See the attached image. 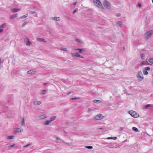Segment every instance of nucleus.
Masks as SVG:
<instances>
[{"label": "nucleus", "instance_id": "15", "mask_svg": "<svg viewBox=\"0 0 153 153\" xmlns=\"http://www.w3.org/2000/svg\"><path fill=\"white\" fill-rule=\"evenodd\" d=\"M33 103L34 105L36 106L41 104L42 102L40 101L35 100L33 102Z\"/></svg>", "mask_w": 153, "mask_h": 153}, {"label": "nucleus", "instance_id": "50", "mask_svg": "<svg viewBox=\"0 0 153 153\" xmlns=\"http://www.w3.org/2000/svg\"><path fill=\"white\" fill-rule=\"evenodd\" d=\"M76 4V2H74V3H73V4L74 5H75Z\"/></svg>", "mask_w": 153, "mask_h": 153}, {"label": "nucleus", "instance_id": "21", "mask_svg": "<svg viewBox=\"0 0 153 153\" xmlns=\"http://www.w3.org/2000/svg\"><path fill=\"white\" fill-rule=\"evenodd\" d=\"M47 93V91L45 90H42L40 91L39 94H45Z\"/></svg>", "mask_w": 153, "mask_h": 153}, {"label": "nucleus", "instance_id": "12", "mask_svg": "<svg viewBox=\"0 0 153 153\" xmlns=\"http://www.w3.org/2000/svg\"><path fill=\"white\" fill-rule=\"evenodd\" d=\"M21 119L20 121L21 126H25V121L24 120V118L22 117H20Z\"/></svg>", "mask_w": 153, "mask_h": 153}, {"label": "nucleus", "instance_id": "23", "mask_svg": "<svg viewBox=\"0 0 153 153\" xmlns=\"http://www.w3.org/2000/svg\"><path fill=\"white\" fill-rule=\"evenodd\" d=\"M19 10V9H18L17 8H12L11 9V11L13 13H14L18 11Z\"/></svg>", "mask_w": 153, "mask_h": 153}, {"label": "nucleus", "instance_id": "35", "mask_svg": "<svg viewBox=\"0 0 153 153\" xmlns=\"http://www.w3.org/2000/svg\"><path fill=\"white\" fill-rule=\"evenodd\" d=\"M86 148L88 149H92L93 148V147L91 146H86Z\"/></svg>", "mask_w": 153, "mask_h": 153}, {"label": "nucleus", "instance_id": "45", "mask_svg": "<svg viewBox=\"0 0 153 153\" xmlns=\"http://www.w3.org/2000/svg\"><path fill=\"white\" fill-rule=\"evenodd\" d=\"M108 139H112V137H108L107 138Z\"/></svg>", "mask_w": 153, "mask_h": 153}, {"label": "nucleus", "instance_id": "6", "mask_svg": "<svg viewBox=\"0 0 153 153\" xmlns=\"http://www.w3.org/2000/svg\"><path fill=\"white\" fill-rule=\"evenodd\" d=\"M128 113L130 114L132 117L134 118H137L139 117V115L136 112L130 111H128Z\"/></svg>", "mask_w": 153, "mask_h": 153}, {"label": "nucleus", "instance_id": "32", "mask_svg": "<svg viewBox=\"0 0 153 153\" xmlns=\"http://www.w3.org/2000/svg\"><path fill=\"white\" fill-rule=\"evenodd\" d=\"M141 57L143 59H145V55L144 54L142 53L140 55Z\"/></svg>", "mask_w": 153, "mask_h": 153}, {"label": "nucleus", "instance_id": "34", "mask_svg": "<svg viewBox=\"0 0 153 153\" xmlns=\"http://www.w3.org/2000/svg\"><path fill=\"white\" fill-rule=\"evenodd\" d=\"M145 62L144 61H142L141 62L140 64H139V65L140 66H142L144 65Z\"/></svg>", "mask_w": 153, "mask_h": 153}, {"label": "nucleus", "instance_id": "14", "mask_svg": "<svg viewBox=\"0 0 153 153\" xmlns=\"http://www.w3.org/2000/svg\"><path fill=\"white\" fill-rule=\"evenodd\" d=\"M149 107L153 108V104H147L146 105L143 107V109H146L148 108Z\"/></svg>", "mask_w": 153, "mask_h": 153}, {"label": "nucleus", "instance_id": "24", "mask_svg": "<svg viewBox=\"0 0 153 153\" xmlns=\"http://www.w3.org/2000/svg\"><path fill=\"white\" fill-rule=\"evenodd\" d=\"M56 116H55L53 117H50V121L51 122L52 121H54L56 118Z\"/></svg>", "mask_w": 153, "mask_h": 153}, {"label": "nucleus", "instance_id": "27", "mask_svg": "<svg viewBox=\"0 0 153 153\" xmlns=\"http://www.w3.org/2000/svg\"><path fill=\"white\" fill-rule=\"evenodd\" d=\"M60 50L62 51H68L67 48H61Z\"/></svg>", "mask_w": 153, "mask_h": 153}, {"label": "nucleus", "instance_id": "37", "mask_svg": "<svg viewBox=\"0 0 153 153\" xmlns=\"http://www.w3.org/2000/svg\"><path fill=\"white\" fill-rule=\"evenodd\" d=\"M27 23V21H25L23 24L22 25V27H24L26 24Z\"/></svg>", "mask_w": 153, "mask_h": 153}, {"label": "nucleus", "instance_id": "22", "mask_svg": "<svg viewBox=\"0 0 153 153\" xmlns=\"http://www.w3.org/2000/svg\"><path fill=\"white\" fill-rule=\"evenodd\" d=\"M116 24L117 25H119L120 27H122L123 25V22L121 21H119L116 22Z\"/></svg>", "mask_w": 153, "mask_h": 153}, {"label": "nucleus", "instance_id": "41", "mask_svg": "<svg viewBox=\"0 0 153 153\" xmlns=\"http://www.w3.org/2000/svg\"><path fill=\"white\" fill-rule=\"evenodd\" d=\"M117 138L116 137H112V139L114 140H116L117 139Z\"/></svg>", "mask_w": 153, "mask_h": 153}, {"label": "nucleus", "instance_id": "48", "mask_svg": "<svg viewBox=\"0 0 153 153\" xmlns=\"http://www.w3.org/2000/svg\"><path fill=\"white\" fill-rule=\"evenodd\" d=\"M91 109L88 108V111L89 112V111H91Z\"/></svg>", "mask_w": 153, "mask_h": 153}, {"label": "nucleus", "instance_id": "16", "mask_svg": "<svg viewBox=\"0 0 153 153\" xmlns=\"http://www.w3.org/2000/svg\"><path fill=\"white\" fill-rule=\"evenodd\" d=\"M51 19L52 20H55L58 21H60V17L56 16L51 17Z\"/></svg>", "mask_w": 153, "mask_h": 153}, {"label": "nucleus", "instance_id": "20", "mask_svg": "<svg viewBox=\"0 0 153 153\" xmlns=\"http://www.w3.org/2000/svg\"><path fill=\"white\" fill-rule=\"evenodd\" d=\"M51 123L50 120H47L44 122L43 124V125L46 126L49 125Z\"/></svg>", "mask_w": 153, "mask_h": 153}, {"label": "nucleus", "instance_id": "33", "mask_svg": "<svg viewBox=\"0 0 153 153\" xmlns=\"http://www.w3.org/2000/svg\"><path fill=\"white\" fill-rule=\"evenodd\" d=\"M28 16V14H26L25 15L23 16H22L21 17V18L22 19H25L26 17H27Z\"/></svg>", "mask_w": 153, "mask_h": 153}, {"label": "nucleus", "instance_id": "54", "mask_svg": "<svg viewBox=\"0 0 153 153\" xmlns=\"http://www.w3.org/2000/svg\"><path fill=\"white\" fill-rule=\"evenodd\" d=\"M152 77H153V75H152Z\"/></svg>", "mask_w": 153, "mask_h": 153}, {"label": "nucleus", "instance_id": "13", "mask_svg": "<svg viewBox=\"0 0 153 153\" xmlns=\"http://www.w3.org/2000/svg\"><path fill=\"white\" fill-rule=\"evenodd\" d=\"M150 68L149 67H146L144 68L143 71V73L144 75H147L148 74V72L147 71H149Z\"/></svg>", "mask_w": 153, "mask_h": 153}, {"label": "nucleus", "instance_id": "43", "mask_svg": "<svg viewBox=\"0 0 153 153\" xmlns=\"http://www.w3.org/2000/svg\"><path fill=\"white\" fill-rule=\"evenodd\" d=\"M31 145V144H27V145H26V146H24V147H28V146H30V145Z\"/></svg>", "mask_w": 153, "mask_h": 153}, {"label": "nucleus", "instance_id": "51", "mask_svg": "<svg viewBox=\"0 0 153 153\" xmlns=\"http://www.w3.org/2000/svg\"><path fill=\"white\" fill-rule=\"evenodd\" d=\"M71 93V92H68V93H67V94L68 95L69 94H70V93Z\"/></svg>", "mask_w": 153, "mask_h": 153}, {"label": "nucleus", "instance_id": "44", "mask_svg": "<svg viewBox=\"0 0 153 153\" xmlns=\"http://www.w3.org/2000/svg\"><path fill=\"white\" fill-rule=\"evenodd\" d=\"M1 58L0 57V66L1 65Z\"/></svg>", "mask_w": 153, "mask_h": 153}, {"label": "nucleus", "instance_id": "11", "mask_svg": "<svg viewBox=\"0 0 153 153\" xmlns=\"http://www.w3.org/2000/svg\"><path fill=\"white\" fill-rule=\"evenodd\" d=\"M23 131V130L22 128H14L13 132L14 133H16L18 132H22Z\"/></svg>", "mask_w": 153, "mask_h": 153}, {"label": "nucleus", "instance_id": "30", "mask_svg": "<svg viewBox=\"0 0 153 153\" xmlns=\"http://www.w3.org/2000/svg\"><path fill=\"white\" fill-rule=\"evenodd\" d=\"M94 102L96 103H101V101L100 100H94Z\"/></svg>", "mask_w": 153, "mask_h": 153}, {"label": "nucleus", "instance_id": "53", "mask_svg": "<svg viewBox=\"0 0 153 153\" xmlns=\"http://www.w3.org/2000/svg\"><path fill=\"white\" fill-rule=\"evenodd\" d=\"M47 84L46 83H44V85H46Z\"/></svg>", "mask_w": 153, "mask_h": 153}, {"label": "nucleus", "instance_id": "5", "mask_svg": "<svg viewBox=\"0 0 153 153\" xmlns=\"http://www.w3.org/2000/svg\"><path fill=\"white\" fill-rule=\"evenodd\" d=\"M153 34V30H151L147 32L144 35V38L146 39H148Z\"/></svg>", "mask_w": 153, "mask_h": 153}, {"label": "nucleus", "instance_id": "47", "mask_svg": "<svg viewBox=\"0 0 153 153\" xmlns=\"http://www.w3.org/2000/svg\"><path fill=\"white\" fill-rule=\"evenodd\" d=\"M3 29H1L0 30V33L2 32L3 31Z\"/></svg>", "mask_w": 153, "mask_h": 153}, {"label": "nucleus", "instance_id": "2", "mask_svg": "<svg viewBox=\"0 0 153 153\" xmlns=\"http://www.w3.org/2000/svg\"><path fill=\"white\" fill-rule=\"evenodd\" d=\"M24 42L26 45L29 46L32 44V42L29 38L27 36H25L24 37Z\"/></svg>", "mask_w": 153, "mask_h": 153}, {"label": "nucleus", "instance_id": "28", "mask_svg": "<svg viewBox=\"0 0 153 153\" xmlns=\"http://www.w3.org/2000/svg\"><path fill=\"white\" fill-rule=\"evenodd\" d=\"M14 136L13 135H11L10 136H8L7 137V140H10L11 139L13 138L14 137Z\"/></svg>", "mask_w": 153, "mask_h": 153}, {"label": "nucleus", "instance_id": "25", "mask_svg": "<svg viewBox=\"0 0 153 153\" xmlns=\"http://www.w3.org/2000/svg\"><path fill=\"white\" fill-rule=\"evenodd\" d=\"M148 62L151 64H153V58H150L148 59Z\"/></svg>", "mask_w": 153, "mask_h": 153}, {"label": "nucleus", "instance_id": "9", "mask_svg": "<svg viewBox=\"0 0 153 153\" xmlns=\"http://www.w3.org/2000/svg\"><path fill=\"white\" fill-rule=\"evenodd\" d=\"M73 51L74 52L83 53L85 52V50L83 49L76 48L74 49Z\"/></svg>", "mask_w": 153, "mask_h": 153}, {"label": "nucleus", "instance_id": "19", "mask_svg": "<svg viewBox=\"0 0 153 153\" xmlns=\"http://www.w3.org/2000/svg\"><path fill=\"white\" fill-rule=\"evenodd\" d=\"M37 40L40 42H46V40L44 39L40 38H36Z\"/></svg>", "mask_w": 153, "mask_h": 153}, {"label": "nucleus", "instance_id": "18", "mask_svg": "<svg viewBox=\"0 0 153 153\" xmlns=\"http://www.w3.org/2000/svg\"><path fill=\"white\" fill-rule=\"evenodd\" d=\"M75 41L76 42L80 44H83L84 43L83 41L81 39H75Z\"/></svg>", "mask_w": 153, "mask_h": 153}, {"label": "nucleus", "instance_id": "49", "mask_svg": "<svg viewBox=\"0 0 153 153\" xmlns=\"http://www.w3.org/2000/svg\"><path fill=\"white\" fill-rule=\"evenodd\" d=\"M76 11V10H75L73 12V13H74Z\"/></svg>", "mask_w": 153, "mask_h": 153}, {"label": "nucleus", "instance_id": "4", "mask_svg": "<svg viewBox=\"0 0 153 153\" xmlns=\"http://www.w3.org/2000/svg\"><path fill=\"white\" fill-rule=\"evenodd\" d=\"M137 77L139 82H141L143 79L144 77L141 71H138L137 75Z\"/></svg>", "mask_w": 153, "mask_h": 153}, {"label": "nucleus", "instance_id": "3", "mask_svg": "<svg viewBox=\"0 0 153 153\" xmlns=\"http://www.w3.org/2000/svg\"><path fill=\"white\" fill-rule=\"evenodd\" d=\"M103 4L105 7L107 9H110L111 8V4L107 0H105L103 1Z\"/></svg>", "mask_w": 153, "mask_h": 153}, {"label": "nucleus", "instance_id": "29", "mask_svg": "<svg viewBox=\"0 0 153 153\" xmlns=\"http://www.w3.org/2000/svg\"><path fill=\"white\" fill-rule=\"evenodd\" d=\"M6 26V23H4L3 24L0 25V28H5Z\"/></svg>", "mask_w": 153, "mask_h": 153}, {"label": "nucleus", "instance_id": "1", "mask_svg": "<svg viewBox=\"0 0 153 153\" xmlns=\"http://www.w3.org/2000/svg\"><path fill=\"white\" fill-rule=\"evenodd\" d=\"M93 2L94 4L97 7L101 9H104L100 0H93Z\"/></svg>", "mask_w": 153, "mask_h": 153}, {"label": "nucleus", "instance_id": "26", "mask_svg": "<svg viewBox=\"0 0 153 153\" xmlns=\"http://www.w3.org/2000/svg\"><path fill=\"white\" fill-rule=\"evenodd\" d=\"M17 17V14H15L14 15H13L12 16H10V18L11 19H13L15 18H16Z\"/></svg>", "mask_w": 153, "mask_h": 153}, {"label": "nucleus", "instance_id": "38", "mask_svg": "<svg viewBox=\"0 0 153 153\" xmlns=\"http://www.w3.org/2000/svg\"><path fill=\"white\" fill-rule=\"evenodd\" d=\"M141 4H139V3L137 5V6H136V7H141Z\"/></svg>", "mask_w": 153, "mask_h": 153}, {"label": "nucleus", "instance_id": "36", "mask_svg": "<svg viewBox=\"0 0 153 153\" xmlns=\"http://www.w3.org/2000/svg\"><path fill=\"white\" fill-rule=\"evenodd\" d=\"M61 141V140L60 139V138H57L56 140L55 141L56 142H59Z\"/></svg>", "mask_w": 153, "mask_h": 153}, {"label": "nucleus", "instance_id": "46", "mask_svg": "<svg viewBox=\"0 0 153 153\" xmlns=\"http://www.w3.org/2000/svg\"><path fill=\"white\" fill-rule=\"evenodd\" d=\"M120 13H118L117 14L116 16L117 17L120 16Z\"/></svg>", "mask_w": 153, "mask_h": 153}, {"label": "nucleus", "instance_id": "17", "mask_svg": "<svg viewBox=\"0 0 153 153\" xmlns=\"http://www.w3.org/2000/svg\"><path fill=\"white\" fill-rule=\"evenodd\" d=\"M36 72V71L33 70H31L27 72V73L29 74H34Z\"/></svg>", "mask_w": 153, "mask_h": 153}, {"label": "nucleus", "instance_id": "52", "mask_svg": "<svg viewBox=\"0 0 153 153\" xmlns=\"http://www.w3.org/2000/svg\"><path fill=\"white\" fill-rule=\"evenodd\" d=\"M98 129H102V128H98Z\"/></svg>", "mask_w": 153, "mask_h": 153}, {"label": "nucleus", "instance_id": "8", "mask_svg": "<svg viewBox=\"0 0 153 153\" xmlns=\"http://www.w3.org/2000/svg\"><path fill=\"white\" fill-rule=\"evenodd\" d=\"M72 57H81V58H84V57L82 56H81V55L78 54V53H70Z\"/></svg>", "mask_w": 153, "mask_h": 153}, {"label": "nucleus", "instance_id": "7", "mask_svg": "<svg viewBox=\"0 0 153 153\" xmlns=\"http://www.w3.org/2000/svg\"><path fill=\"white\" fill-rule=\"evenodd\" d=\"M104 118V117L101 114H98L95 116L93 119L95 120H100Z\"/></svg>", "mask_w": 153, "mask_h": 153}, {"label": "nucleus", "instance_id": "10", "mask_svg": "<svg viewBox=\"0 0 153 153\" xmlns=\"http://www.w3.org/2000/svg\"><path fill=\"white\" fill-rule=\"evenodd\" d=\"M48 117L45 114H42L39 115L38 117V118L41 120H44L46 119Z\"/></svg>", "mask_w": 153, "mask_h": 153}, {"label": "nucleus", "instance_id": "42", "mask_svg": "<svg viewBox=\"0 0 153 153\" xmlns=\"http://www.w3.org/2000/svg\"><path fill=\"white\" fill-rule=\"evenodd\" d=\"M78 98H77V97H75V98H72L71 99V100H76V99H77Z\"/></svg>", "mask_w": 153, "mask_h": 153}, {"label": "nucleus", "instance_id": "39", "mask_svg": "<svg viewBox=\"0 0 153 153\" xmlns=\"http://www.w3.org/2000/svg\"><path fill=\"white\" fill-rule=\"evenodd\" d=\"M15 145V144H14L13 145L10 146L8 147V148H10L11 147H13Z\"/></svg>", "mask_w": 153, "mask_h": 153}, {"label": "nucleus", "instance_id": "40", "mask_svg": "<svg viewBox=\"0 0 153 153\" xmlns=\"http://www.w3.org/2000/svg\"><path fill=\"white\" fill-rule=\"evenodd\" d=\"M35 13V11H30V13L31 14H33V13Z\"/></svg>", "mask_w": 153, "mask_h": 153}, {"label": "nucleus", "instance_id": "31", "mask_svg": "<svg viewBox=\"0 0 153 153\" xmlns=\"http://www.w3.org/2000/svg\"><path fill=\"white\" fill-rule=\"evenodd\" d=\"M132 129L133 131L136 132H138L139 131L138 129L135 127H133L132 128Z\"/></svg>", "mask_w": 153, "mask_h": 153}]
</instances>
